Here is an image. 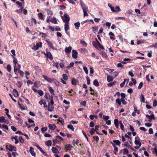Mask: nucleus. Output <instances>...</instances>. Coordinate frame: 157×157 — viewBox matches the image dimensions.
Returning a JSON list of instances; mask_svg holds the SVG:
<instances>
[{
    "label": "nucleus",
    "mask_w": 157,
    "mask_h": 157,
    "mask_svg": "<svg viewBox=\"0 0 157 157\" xmlns=\"http://www.w3.org/2000/svg\"><path fill=\"white\" fill-rule=\"evenodd\" d=\"M80 3L83 12L84 16H88V14L87 13L88 11V6L85 5L82 1H80Z\"/></svg>",
    "instance_id": "f257e3e1"
},
{
    "label": "nucleus",
    "mask_w": 157,
    "mask_h": 157,
    "mask_svg": "<svg viewBox=\"0 0 157 157\" xmlns=\"http://www.w3.org/2000/svg\"><path fill=\"white\" fill-rule=\"evenodd\" d=\"M8 147H7V149L10 151H16L17 149L16 147L11 144H9L8 146Z\"/></svg>",
    "instance_id": "f03ea898"
},
{
    "label": "nucleus",
    "mask_w": 157,
    "mask_h": 157,
    "mask_svg": "<svg viewBox=\"0 0 157 157\" xmlns=\"http://www.w3.org/2000/svg\"><path fill=\"white\" fill-rule=\"evenodd\" d=\"M53 104H54L51 103L50 102L48 103V111H53L54 108Z\"/></svg>",
    "instance_id": "7ed1b4c3"
},
{
    "label": "nucleus",
    "mask_w": 157,
    "mask_h": 157,
    "mask_svg": "<svg viewBox=\"0 0 157 157\" xmlns=\"http://www.w3.org/2000/svg\"><path fill=\"white\" fill-rule=\"evenodd\" d=\"M63 21L64 22H68L69 21L70 18L68 15L65 14L64 15V17L62 18Z\"/></svg>",
    "instance_id": "20e7f679"
},
{
    "label": "nucleus",
    "mask_w": 157,
    "mask_h": 157,
    "mask_svg": "<svg viewBox=\"0 0 157 157\" xmlns=\"http://www.w3.org/2000/svg\"><path fill=\"white\" fill-rule=\"evenodd\" d=\"M42 44L41 42L36 43V45L33 46V49L35 50H38L40 47L42 46Z\"/></svg>",
    "instance_id": "39448f33"
},
{
    "label": "nucleus",
    "mask_w": 157,
    "mask_h": 157,
    "mask_svg": "<svg viewBox=\"0 0 157 157\" xmlns=\"http://www.w3.org/2000/svg\"><path fill=\"white\" fill-rule=\"evenodd\" d=\"M78 53L77 51L74 50H72V57L74 59H76L77 57Z\"/></svg>",
    "instance_id": "423d86ee"
},
{
    "label": "nucleus",
    "mask_w": 157,
    "mask_h": 157,
    "mask_svg": "<svg viewBox=\"0 0 157 157\" xmlns=\"http://www.w3.org/2000/svg\"><path fill=\"white\" fill-rule=\"evenodd\" d=\"M47 43L48 44L50 48L52 49L53 50H56V48L54 47L53 45V44L51 41L46 40Z\"/></svg>",
    "instance_id": "0eeeda50"
},
{
    "label": "nucleus",
    "mask_w": 157,
    "mask_h": 157,
    "mask_svg": "<svg viewBox=\"0 0 157 157\" xmlns=\"http://www.w3.org/2000/svg\"><path fill=\"white\" fill-rule=\"evenodd\" d=\"M42 76L44 79L48 82L51 83L52 82V80L51 78H49L48 77L44 75H43Z\"/></svg>",
    "instance_id": "6e6552de"
},
{
    "label": "nucleus",
    "mask_w": 157,
    "mask_h": 157,
    "mask_svg": "<svg viewBox=\"0 0 157 157\" xmlns=\"http://www.w3.org/2000/svg\"><path fill=\"white\" fill-rule=\"evenodd\" d=\"M72 48V47L71 46L69 47H66L65 50V52L66 53H69L71 52Z\"/></svg>",
    "instance_id": "1a4fd4ad"
},
{
    "label": "nucleus",
    "mask_w": 157,
    "mask_h": 157,
    "mask_svg": "<svg viewBox=\"0 0 157 157\" xmlns=\"http://www.w3.org/2000/svg\"><path fill=\"white\" fill-rule=\"evenodd\" d=\"M46 56L47 57L49 58L50 60H52L53 59L52 56V55L51 53L49 52H47L46 54Z\"/></svg>",
    "instance_id": "9d476101"
},
{
    "label": "nucleus",
    "mask_w": 157,
    "mask_h": 157,
    "mask_svg": "<svg viewBox=\"0 0 157 157\" xmlns=\"http://www.w3.org/2000/svg\"><path fill=\"white\" fill-rule=\"evenodd\" d=\"M57 20V19L55 17H53L52 19L51 20V21L52 23L57 24H58Z\"/></svg>",
    "instance_id": "9b49d317"
},
{
    "label": "nucleus",
    "mask_w": 157,
    "mask_h": 157,
    "mask_svg": "<svg viewBox=\"0 0 157 157\" xmlns=\"http://www.w3.org/2000/svg\"><path fill=\"white\" fill-rule=\"evenodd\" d=\"M29 152L32 155L35 156L36 154L34 151V149L32 147H30Z\"/></svg>",
    "instance_id": "f8f14e48"
},
{
    "label": "nucleus",
    "mask_w": 157,
    "mask_h": 157,
    "mask_svg": "<svg viewBox=\"0 0 157 157\" xmlns=\"http://www.w3.org/2000/svg\"><path fill=\"white\" fill-rule=\"evenodd\" d=\"M69 26L67 24H65L64 25V29L67 34H68L67 30L69 29Z\"/></svg>",
    "instance_id": "ddd939ff"
},
{
    "label": "nucleus",
    "mask_w": 157,
    "mask_h": 157,
    "mask_svg": "<svg viewBox=\"0 0 157 157\" xmlns=\"http://www.w3.org/2000/svg\"><path fill=\"white\" fill-rule=\"evenodd\" d=\"M46 11L48 17H51V16L53 15V13L51 10L49 9H47Z\"/></svg>",
    "instance_id": "4468645a"
},
{
    "label": "nucleus",
    "mask_w": 157,
    "mask_h": 157,
    "mask_svg": "<svg viewBox=\"0 0 157 157\" xmlns=\"http://www.w3.org/2000/svg\"><path fill=\"white\" fill-rule=\"evenodd\" d=\"M49 128L51 130H53L56 127V126L54 124H49L48 125Z\"/></svg>",
    "instance_id": "2eb2a0df"
},
{
    "label": "nucleus",
    "mask_w": 157,
    "mask_h": 157,
    "mask_svg": "<svg viewBox=\"0 0 157 157\" xmlns=\"http://www.w3.org/2000/svg\"><path fill=\"white\" fill-rule=\"evenodd\" d=\"M52 150L54 153H59L58 149H57L56 147H52Z\"/></svg>",
    "instance_id": "dca6fc26"
},
{
    "label": "nucleus",
    "mask_w": 157,
    "mask_h": 157,
    "mask_svg": "<svg viewBox=\"0 0 157 157\" xmlns=\"http://www.w3.org/2000/svg\"><path fill=\"white\" fill-rule=\"evenodd\" d=\"M38 16L39 18L41 20H44V16L43 14L41 13H40L38 14Z\"/></svg>",
    "instance_id": "f3484780"
},
{
    "label": "nucleus",
    "mask_w": 157,
    "mask_h": 157,
    "mask_svg": "<svg viewBox=\"0 0 157 157\" xmlns=\"http://www.w3.org/2000/svg\"><path fill=\"white\" fill-rule=\"evenodd\" d=\"M129 79H124V82L120 84V86L121 87H123L125 84L126 81L127 82V83H128L129 82Z\"/></svg>",
    "instance_id": "a211bd4d"
},
{
    "label": "nucleus",
    "mask_w": 157,
    "mask_h": 157,
    "mask_svg": "<svg viewBox=\"0 0 157 157\" xmlns=\"http://www.w3.org/2000/svg\"><path fill=\"white\" fill-rule=\"evenodd\" d=\"M80 23L79 22H77L75 23L74 24V25L75 26V29H79V27L80 26Z\"/></svg>",
    "instance_id": "6ab92c4d"
},
{
    "label": "nucleus",
    "mask_w": 157,
    "mask_h": 157,
    "mask_svg": "<svg viewBox=\"0 0 157 157\" xmlns=\"http://www.w3.org/2000/svg\"><path fill=\"white\" fill-rule=\"evenodd\" d=\"M49 90L51 94L53 95H55L54 91L53 89L51 87H50L49 88Z\"/></svg>",
    "instance_id": "aec40b11"
},
{
    "label": "nucleus",
    "mask_w": 157,
    "mask_h": 157,
    "mask_svg": "<svg viewBox=\"0 0 157 157\" xmlns=\"http://www.w3.org/2000/svg\"><path fill=\"white\" fill-rule=\"evenodd\" d=\"M72 147L70 144H67L65 146V148H66L67 150H70Z\"/></svg>",
    "instance_id": "412c9836"
},
{
    "label": "nucleus",
    "mask_w": 157,
    "mask_h": 157,
    "mask_svg": "<svg viewBox=\"0 0 157 157\" xmlns=\"http://www.w3.org/2000/svg\"><path fill=\"white\" fill-rule=\"evenodd\" d=\"M150 116V118H148V119H149L148 121L151 122V121L152 119H153V120L155 119V117L154 116V115L153 114H152Z\"/></svg>",
    "instance_id": "4be33fe9"
},
{
    "label": "nucleus",
    "mask_w": 157,
    "mask_h": 157,
    "mask_svg": "<svg viewBox=\"0 0 157 157\" xmlns=\"http://www.w3.org/2000/svg\"><path fill=\"white\" fill-rule=\"evenodd\" d=\"M62 77L63 79H64L65 80H67L68 79V77L67 75L65 74H63L62 75Z\"/></svg>",
    "instance_id": "5701e85b"
},
{
    "label": "nucleus",
    "mask_w": 157,
    "mask_h": 157,
    "mask_svg": "<svg viewBox=\"0 0 157 157\" xmlns=\"http://www.w3.org/2000/svg\"><path fill=\"white\" fill-rule=\"evenodd\" d=\"M40 83L39 82L37 81L35 82L34 83V86L36 87H38L40 86Z\"/></svg>",
    "instance_id": "b1692460"
},
{
    "label": "nucleus",
    "mask_w": 157,
    "mask_h": 157,
    "mask_svg": "<svg viewBox=\"0 0 157 157\" xmlns=\"http://www.w3.org/2000/svg\"><path fill=\"white\" fill-rule=\"evenodd\" d=\"M94 85L96 86H99V84L98 81L96 79L94 80L93 82Z\"/></svg>",
    "instance_id": "393cba45"
},
{
    "label": "nucleus",
    "mask_w": 157,
    "mask_h": 157,
    "mask_svg": "<svg viewBox=\"0 0 157 157\" xmlns=\"http://www.w3.org/2000/svg\"><path fill=\"white\" fill-rule=\"evenodd\" d=\"M107 80L108 82H112L113 80V78L110 76H107Z\"/></svg>",
    "instance_id": "a878e982"
},
{
    "label": "nucleus",
    "mask_w": 157,
    "mask_h": 157,
    "mask_svg": "<svg viewBox=\"0 0 157 157\" xmlns=\"http://www.w3.org/2000/svg\"><path fill=\"white\" fill-rule=\"evenodd\" d=\"M98 27L97 26H95L92 27L93 31L94 33H95L98 30Z\"/></svg>",
    "instance_id": "bb28decb"
},
{
    "label": "nucleus",
    "mask_w": 157,
    "mask_h": 157,
    "mask_svg": "<svg viewBox=\"0 0 157 157\" xmlns=\"http://www.w3.org/2000/svg\"><path fill=\"white\" fill-rule=\"evenodd\" d=\"M37 148L39 150V151L41 152L42 153V154L44 155H46V153L43 151L42 149L40 146H38Z\"/></svg>",
    "instance_id": "cd10ccee"
},
{
    "label": "nucleus",
    "mask_w": 157,
    "mask_h": 157,
    "mask_svg": "<svg viewBox=\"0 0 157 157\" xmlns=\"http://www.w3.org/2000/svg\"><path fill=\"white\" fill-rule=\"evenodd\" d=\"M67 128L71 129L72 131H74V128L71 124H68L67 126Z\"/></svg>",
    "instance_id": "c85d7f7f"
},
{
    "label": "nucleus",
    "mask_w": 157,
    "mask_h": 157,
    "mask_svg": "<svg viewBox=\"0 0 157 157\" xmlns=\"http://www.w3.org/2000/svg\"><path fill=\"white\" fill-rule=\"evenodd\" d=\"M140 101L143 103H145V98L143 94H141L140 97Z\"/></svg>",
    "instance_id": "c756f323"
},
{
    "label": "nucleus",
    "mask_w": 157,
    "mask_h": 157,
    "mask_svg": "<svg viewBox=\"0 0 157 157\" xmlns=\"http://www.w3.org/2000/svg\"><path fill=\"white\" fill-rule=\"evenodd\" d=\"M80 43L85 47H86L87 46V44L84 41L81 40Z\"/></svg>",
    "instance_id": "7c9ffc66"
},
{
    "label": "nucleus",
    "mask_w": 157,
    "mask_h": 157,
    "mask_svg": "<svg viewBox=\"0 0 157 157\" xmlns=\"http://www.w3.org/2000/svg\"><path fill=\"white\" fill-rule=\"evenodd\" d=\"M101 55L104 58H106L107 56V55L104 52H101Z\"/></svg>",
    "instance_id": "2f4dec72"
},
{
    "label": "nucleus",
    "mask_w": 157,
    "mask_h": 157,
    "mask_svg": "<svg viewBox=\"0 0 157 157\" xmlns=\"http://www.w3.org/2000/svg\"><path fill=\"white\" fill-rule=\"evenodd\" d=\"M94 140L96 141L97 143H98L99 141V138L97 136H94L93 137Z\"/></svg>",
    "instance_id": "473e14b6"
},
{
    "label": "nucleus",
    "mask_w": 157,
    "mask_h": 157,
    "mask_svg": "<svg viewBox=\"0 0 157 157\" xmlns=\"http://www.w3.org/2000/svg\"><path fill=\"white\" fill-rule=\"evenodd\" d=\"M5 119V117L3 116H2L0 117V122L1 123H4V121Z\"/></svg>",
    "instance_id": "72a5a7b5"
},
{
    "label": "nucleus",
    "mask_w": 157,
    "mask_h": 157,
    "mask_svg": "<svg viewBox=\"0 0 157 157\" xmlns=\"http://www.w3.org/2000/svg\"><path fill=\"white\" fill-rule=\"evenodd\" d=\"M20 108L22 110H26L27 109L26 107L24 106H22L21 104H19Z\"/></svg>",
    "instance_id": "f704fd0d"
},
{
    "label": "nucleus",
    "mask_w": 157,
    "mask_h": 157,
    "mask_svg": "<svg viewBox=\"0 0 157 157\" xmlns=\"http://www.w3.org/2000/svg\"><path fill=\"white\" fill-rule=\"evenodd\" d=\"M118 72L117 71L114 72L112 73V76H113L114 77H117L118 75Z\"/></svg>",
    "instance_id": "c9c22d12"
},
{
    "label": "nucleus",
    "mask_w": 157,
    "mask_h": 157,
    "mask_svg": "<svg viewBox=\"0 0 157 157\" xmlns=\"http://www.w3.org/2000/svg\"><path fill=\"white\" fill-rule=\"evenodd\" d=\"M135 143L136 145L141 146V143L138 140H135Z\"/></svg>",
    "instance_id": "e433bc0d"
},
{
    "label": "nucleus",
    "mask_w": 157,
    "mask_h": 157,
    "mask_svg": "<svg viewBox=\"0 0 157 157\" xmlns=\"http://www.w3.org/2000/svg\"><path fill=\"white\" fill-rule=\"evenodd\" d=\"M113 142L116 143V144L118 145H120L121 144V142L119 140H114L113 141Z\"/></svg>",
    "instance_id": "4c0bfd02"
},
{
    "label": "nucleus",
    "mask_w": 157,
    "mask_h": 157,
    "mask_svg": "<svg viewBox=\"0 0 157 157\" xmlns=\"http://www.w3.org/2000/svg\"><path fill=\"white\" fill-rule=\"evenodd\" d=\"M116 83L117 82L116 81H114L113 82L109 83L108 84V85L109 86H111L115 85Z\"/></svg>",
    "instance_id": "58836bf2"
},
{
    "label": "nucleus",
    "mask_w": 157,
    "mask_h": 157,
    "mask_svg": "<svg viewBox=\"0 0 157 157\" xmlns=\"http://www.w3.org/2000/svg\"><path fill=\"white\" fill-rule=\"evenodd\" d=\"M52 144V141L51 140H48L46 142V145L47 146H50Z\"/></svg>",
    "instance_id": "ea45409f"
},
{
    "label": "nucleus",
    "mask_w": 157,
    "mask_h": 157,
    "mask_svg": "<svg viewBox=\"0 0 157 157\" xmlns=\"http://www.w3.org/2000/svg\"><path fill=\"white\" fill-rule=\"evenodd\" d=\"M53 98L52 96H50L48 99L50 100V102L51 103L54 104V102L53 100Z\"/></svg>",
    "instance_id": "a19ab883"
},
{
    "label": "nucleus",
    "mask_w": 157,
    "mask_h": 157,
    "mask_svg": "<svg viewBox=\"0 0 157 157\" xmlns=\"http://www.w3.org/2000/svg\"><path fill=\"white\" fill-rule=\"evenodd\" d=\"M83 69L86 73V74H88V70L87 69V68L86 66H83Z\"/></svg>",
    "instance_id": "79ce46f5"
},
{
    "label": "nucleus",
    "mask_w": 157,
    "mask_h": 157,
    "mask_svg": "<svg viewBox=\"0 0 157 157\" xmlns=\"http://www.w3.org/2000/svg\"><path fill=\"white\" fill-rule=\"evenodd\" d=\"M98 47L99 48H101L102 49H104V47L102 46V45L98 41V43L97 45V47Z\"/></svg>",
    "instance_id": "37998d69"
},
{
    "label": "nucleus",
    "mask_w": 157,
    "mask_h": 157,
    "mask_svg": "<svg viewBox=\"0 0 157 157\" xmlns=\"http://www.w3.org/2000/svg\"><path fill=\"white\" fill-rule=\"evenodd\" d=\"M71 83L74 85H75L76 84V81L75 79L73 78L71 80Z\"/></svg>",
    "instance_id": "c03bdc74"
},
{
    "label": "nucleus",
    "mask_w": 157,
    "mask_h": 157,
    "mask_svg": "<svg viewBox=\"0 0 157 157\" xmlns=\"http://www.w3.org/2000/svg\"><path fill=\"white\" fill-rule=\"evenodd\" d=\"M18 71H19V73L20 74L21 76L22 77H23L24 76V74L23 72V71H21V70H20V69L19 68L18 69Z\"/></svg>",
    "instance_id": "a18cd8bd"
},
{
    "label": "nucleus",
    "mask_w": 157,
    "mask_h": 157,
    "mask_svg": "<svg viewBox=\"0 0 157 157\" xmlns=\"http://www.w3.org/2000/svg\"><path fill=\"white\" fill-rule=\"evenodd\" d=\"M7 71L9 72L11 71V67L10 65H8L7 66Z\"/></svg>",
    "instance_id": "49530a36"
},
{
    "label": "nucleus",
    "mask_w": 157,
    "mask_h": 157,
    "mask_svg": "<svg viewBox=\"0 0 157 157\" xmlns=\"http://www.w3.org/2000/svg\"><path fill=\"white\" fill-rule=\"evenodd\" d=\"M48 28H49L51 31H52L53 32L54 31V28L51 25L48 26Z\"/></svg>",
    "instance_id": "de8ad7c7"
},
{
    "label": "nucleus",
    "mask_w": 157,
    "mask_h": 157,
    "mask_svg": "<svg viewBox=\"0 0 157 157\" xmlns=\"http://www.w3.org/2000/svg\"><path fill=\"white\" fill-rule=\"evenodd\" d=\"M37 92L40 96H42L44 94V93L43 91L41 90H38L37 91Z\"/></svg>",
    "instance_id": "09e8293b"
},
{
    "label": "nucleus",
    "mask_w": 157,
    "mask_h": 157,
    "mask_svg": "<svg viewBox=\"0 0 157 157\" xmlns=\"http://www.w3.org/2000/svg\"><path fill=\"white\" fill-rule=\"evenodd\" d=\"M115 9L116 10V12H119L121 11V10L120 9V7L118 6H117L115 7Z\"/></svg>",
    "instance_id": "8fccbe9b"
},
{
    "label": "nucleus",
    "mask_w": 157,
    "mask_h": 157,
    "mask_svg": "<svg viewBox=\"0 0 157 157\" xmlns=\"http://www.w3.org/2000/svg\"><path fill=\"white\" fill-rule=\"evenodd\" d=\"M128 153V149L126 148H124V151L123 152V154L124 155H125L127 154Z\"/></svg>",
    "instance_id": "3c124183"
},
{
    "label": "nucleus",
    "mask_w": 157,
    "mask_h": 157,
    "mask_svg": "<svg viewBox=\"0 0 157 157\" xmlns=\"http://www.w3.org/2000/svg\"><path fill=\"white\" fill-rule=\"evenodd\" d=\"M128 75L131 76L132 77H134V74L132 72V70H131L130 71H129L128 72Z\"/></svg>",
    "instance_id": "603ef678"
},
{
    "label": "nucleus",
    "mask_w": 157,
    "mask_h": 157,
    "mask_svg": "<svg viewBox=\"0 0 157 157\" xmlns=\"http://www.w3.org/2000/svg\"><path fill=\"white\" fill-rule=\"evenodd\" d=\"M79 140H73V141L72 142V143L73 144H76V145H78V144L79 143Z\"/></svg>",
    "instance_id": "864d4df0"
},
{
    "label": "nucleus",
    "mask_w": 157,
    "mask_h": 157,
    "mask_svg": "<svg viewBox=\"0 0 157 157\" xmlns=\"http://www.w3.org/2000/svg\"><path fill=\"white\" fill-rule=\"evenodd\" d=\"M20 142L21 143H24V140L22 138V137L21 136H20L19 138Z\"/></svg>",
    "instance_id": "5fc2aeb1"
},
{
    "label": "nucleus",
    "mask_w": 157,
    "mask_h": 157,
    "mask_svg": "<svg viewBox=\"0 0 157 157\" xmlns=\"http://www.w3.org/2000/svg\"><path fill=\"white\" fill-rule=\"evenodd\" d=\"M74 63L72 62L71 63L69 64V65L67 67V68L69 69L70 67H73L74 65Z\"/></svg>",
    "instance_id": "6e6d98bb"
},
{
    "label": "nucleus",
    "mask_w": 157,
    "mask_h": 157,
    "mask_svg": "<svg viewBox=\"0 0 157 157\" xmlns=\"http://www.w3.org/2000/svg\"><path fill=\"white\" fill-rule=\"evenodd\" d=\"M50 96V94L48 93H45V95L44 96V97L47 99H48L49 97Z\"/></svg>",
    "instance_id": "4d7b16f0"
},
{
    "label": "nucleus",
    "mask_w": 157,
    "mask_h": 157,
    "mask_svg": "<svg viewBox=\"0 0 157 157\" xmlns=\"http://www.w3.org/2000/svg\"><path fill=\"white\" fill-rule=\"evenodd\" d=\"M121 100L123 104L124 105H125L126 104L127 102L125 101L124 98H121Z\"/></svg>",
    "instance_id": "13d9d810"
},
{
    "label": "nucleus",
    "mask_w": 157,
    "mask_h": 157,
    "mask_svg": "<svg viewBox=\"0 0 157 157\" xmlns=\"http://www.w3.org/2000/svg\"><path fill=\"white\" fill-rule=\"evenodd\" d=\"M109 117L108 116H104L103 118L105 120H107L109 119Z\"/></svg>",
    "instance_id": "bf43d9fd"
},
{
    "label": "nucleus",
    "mask_w": 157,
    "mask_h": 157,
    "mask_svg": "<svg viewBox=\"0 0 157 157\" xmlns=\"http://www.w3.org/2000/svg\"><path fill=\"white\" fill-rule=\"evenodd\" d=\"M18 69L19 68L17 67L16 66H14V71L15 73H16L18 70Z\"/></svg>",
    "instance_id": "052dcab7"
},
{
    "label": "nucleus",
    "mask_w": 157,
    "mask_h": 157,
    "mask_svg": "<svg viewBox=\"0 0 157 157\" xmlns=\"http://www.w3.org/2000/svg\"><path fill=\"white\" fill-rule=\"evenodd\" d=\"M116 102L118 105H120L121 104V100H120L119 99H117L116 100Z\"/></svg>",
    "instance_id": "680f3d73"
},
{
    "label": "nucleus",
    "mask_w": 157,
    "mask_h": 157,
    "mask_svg": "<svg viewBox=\"0 0 157 157\" xmlns=\"http://www.w3.org/2000/svg\"><path fill=\"white\" fill-rule=\"evenodd\" d=\"M53 81L57 86H59V82L58 81H57L56 80L54 79Z\"/></svg>",
    "instance_id": "e2e57ef3"
},
{
    "label": "nucleus",
    "mask_w": 157,
    "mask_h": 157,
    "mask_svg": "<svg viewBox=\"0 0 157 157\" xmlns=\"http://www.w3.org/2000/svg\"><path fill=\"white\" fill-rule=\"evenodd\" d=\"M47 130V127H44L41 128V130L42 132L46 131Z\"/></svg>",
    "instance_id": "0e129e2a"
},
{
    "label": "nucleus",
    "mask_w": 157,
    "mask_h": 157,
    "mask_svg": "<svg viewBox=\"0 0 157 157\" xmlns=\"http://www.w3.org/2000/svg\"><path fill=\"white\" fill-rule=\"evenodd\" d=\"M98 41H97V42L93 41L92 42V44L93 46H94L95 48H97Z\"/></svg>",
    "instance_id": "69168bd1"
},
{
    "label": "nucleus",
    "mask_w": 157,
    "mask_h": 157,
    "mask_svg": "<svg viewBox=\"0 0 157 157\" xmlns=\"http://www.w3.org/2000/svg\"><path fill=\"white\" fill-rule=\"evenodd\" d=\"M95 130L94 128H91L90 131V134L91 135H93L95 132Z\"/></svg>",
    "instance_id": "338daca9"
},
{
    "label": "nucleus",
    "mask_w": 157,
    "mask_h": 157,
    "mask_svg": "<svg viewBox=\"0 0 157 157\" xmlns=\"http://www.w3.org/2000/svg\"><path fill=\"white\" fill-rule=\"evenodd\" d=\"M157 105V101L156 100H154L153 103V106L155 107Z\"/></svg>",
    "instance_id": "774afa93"
}]
</instances>
